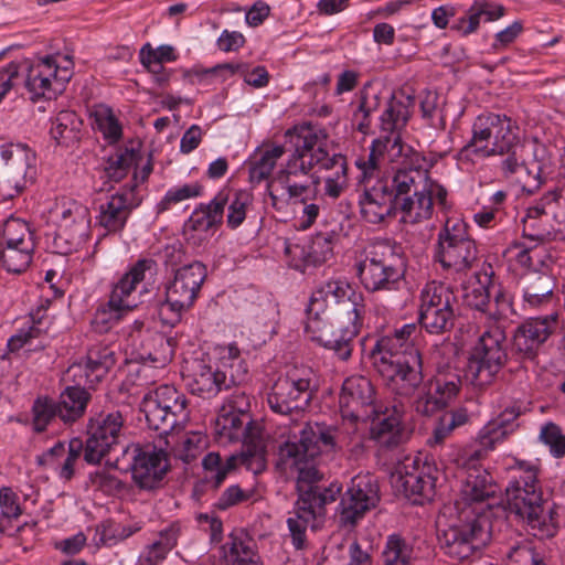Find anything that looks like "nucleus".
<instances>
[{"label": "nucleus", "instance_id": "1", "mask_svg": "<svg viewBox=\"0 0 565 565\" xmlns=\"http://www.w3.org/2000/svg\"><path fill=\"white\" fill-rule=\"evenodd\" d=\"M364 313L361 292L355 291L347 281L328 280L310 297L306 330L340 360L347 361L351 356Z\"/></svg>", "mask_w": 565, "mask_h": 565}, {"label": "nucleus", "instance_id": "2", "mask_svg": "<svg viewBox=\"0 0 565 565\" xmlns=\"http://www.w3.org/2000/svg\"><path fill=\"white\" fill-rule=\"evenodd\" d=\"M316 459H302L296 465L280 462L278 465L287 470L298 473V499L295 503L294 516L287 520L292 544L297 550L305 546L306 530H318L324 522L326 505L334 502L341 492V486L331 483L329 487L313 486L321 478L315 466Z\"/></svg>", "mask_w": 565, "mask_h": 565}, {"label": "nucleus", "instance_id": "3", "mask_svg": "<svg viewBox=\"0 0 565 565\" xmlns=\"http://www.w3.org/2000/svg\"><path fill=\"white\" fill-rule=\"evenodd\" d=\"M505 494L509 512L519 518L532 535L540 539L555 535L557 526L554 511L543 499L535 466L520 463Z\"/></svg>", "mask_w": 565, "mask_h": 565}, {"label": "nucleus", "instance_id": "4", "mask_svg": "<svg viewBox=\"0 0 565 565\" xmlns=\"http://www.w3.org/2000/svg\"><path fill=\"white\" fill-rule=\"evenodd\" d=\"M355 267L366 290H396L404 276L405 262L399 246L383 241L366 247Z\"/></svg>", "mask_w": 565, "mask_h": 565}, {"label": "nucleus", "instance_id": "5", "mask_svg": "<svg viewBox=\"0 0 565 565\" xmlns=\"http://www.w3.org/2000/svg\"><path fill=\"white\" fill-rule=\"evenodd\" d=\"M508 362L504 329L497 322L484 326L470 350L466 375L476 386L490 385Z\"/></svg>", "mask_w": 565, "mask_h": 565}, {"label": "nucleus", "instance_id": "6", "mask_svg": "<svg viewBox=\"0 0 565 565\" xmlns=\"http://www.w3.org/2000/svg\"><path fill=\"white\" fill-rule=\"evenodd\" d=\"M448 511L449 523L438 535V541L446 555L461 562L490 541L491 522L471 511Z\"/></svg>", "mask_w": 565, "mask_h": 565}, {"label": "nucleus", "instance_id": "7", "mask_svg": "<svg viewBox=\"0 0 565 565\" xmlns=\"http://www.w3.org/2000/svg\"><path fill=\"white\" fill-rule=\"evenodd\" d=\"M156 273L157 263L152 258L137 260L114 285L108 302L96 310L92 320L93 328L99 333H105L118 323L125 313L136 308L137 300L132 294L148 275L154 276Z\"/></svg>", "mask_w": 565, "mask_h": 565}, {"label": "nucleus", "instance_id": "8", "mask_svg": "<svg viewBox=\"0 0 565 565\" xmlns=\"http://www.w3.org/2000/svg\"><path fill=\"white\" fill-rule=\"evenodd\" d=\"M519 137V127L505 115L487 113L478 116L471 127V138L460 150V158H489L509 150Z\"/></svg>", "mask_w": 565, "mask_h": 565}, {"label": "nucleus", "instance_id": "9", "mask_svg": "<svg viewBox=\"0 0 565 565\" xmlns=\"http://www.w3.org/2000/svg\"><path fill=\"white\" fill-rule=\"evenodd\" d=\"M141 411L149 427L160 435L182 429L190 418L185 395L167 384L145 395Z\"/></svg>", "mask_w": 565, "mask_h": 565}, {"label": "nucleus", "instance_id": "10", "mask_svg": "<svg viewBox=\"0 0 565 565\" xmlns=\"http://www.w3.org/2000/svg\"><path fill=\"white\" fill-rule=\"evenodd\" d=\"M317 390L316 374L310 367H292L279 376L267 393L269 408L280 415L303 412Z\"/></svg>", "mask_w": 565, "mask_h": 565}, {"label": "nucleus", "instance_id": "11", "mask_svg": "<svg viewBox=\"0 0 565 565\" xmlns=\"http://www.w3.org/2000/svg\"><path fill=\"white\" fill-rule=\"evenodd\" d=\"M434 257L444 269L456 274H466L475 267L479 260V250L465 222L459 218L446 221L438 233Z\"/></svg>", "mask_w": 565, "mask_h": 565}, {"label": "nucleus", "instance_id": "12", "mask_svg": "<svg viewBox=\"0 0 565 565\" xmlns=\"http://www.w3.org/2000/svg\"><path fill=\"white\" fill-rule=\"evenodd\" d=\"M342 433L335 425L307 423L299 431V440L286 441L279 447L280 462L296 465L303 459H317L341 450Z\"/></svg>", "mask_w": 565, "mask_h": 565}, {"label": "nucleus", "instance_id": "13", "mask_svg": "<svg viewBox=\"0 0 565 565\" xmlns=\"http://www.w3.org/2000/svg\"><path fill=\"white\" fill-rule=\"evenodd\" d=\"M50 213L56 225L53 241L56 253L67 255L77 250L89 234L88 207L74 199L64 196L55 201Z\"/></svg>", "mask_w": 565, "mask_h": 565}, {"label": "nucleus", "instance_id": "14", "mask_svg": "<svg viewBox=\"0 0 565 565\" xmlns=\"http://www.w3.org/2000/svg\"><path fill=\"white\" fill-rule=\"evenodd\" d=\"M108 465L125 472L130 471L136 484L145 490L158 488L168 471L164 451L150 446L141 447L138 444L125 446L121 457L108 461Z\"/></svg>", "mask_w": 565, "mask_h": 565}, {"label": "nucleus", "instance_id": "15", "mask_svg": "<svg viewBox=\"0 0 565 565\" xmlns=\"http://www.w3.org/2000/svg\"><path fill=\"white\" fill-rule=\"evenodd\" d=\"M313 168L310 161L303 162L290 157L285 168L268 182L273 206L279 202L305 203L315 195L320 180L310 174Z\"/></svg>", "mask_w": 565, "mask_h": 565}, {"label": "nucleus", "instance_id": "16", "mask_svg": "<svg viewBox=\"0 0 565 565\" xmlns=\"http://www.w3.org/2000/svg\"><path fill=\"white\" fill-rule=\"evenodd\" d=\"M456 297L448 285L430 282L420 294L419 323L430 334H445L455 326Z\"/></svg>", "mask_w": 565, "mask_h": 565}, {"label": "nucleus", "instance_id": "17", "mask_svg": "<svg viewBox=\"0 0 565 565\" xmlns=\"http://www.w3.org/2000/svg\"><path fill=\"white\" fill-rule=\"evenodd\" d=\"M125 419L119 411L99 413L92 417L87 425V438L84 448V460L89 465H98L124 437Z\"/></svg>", "mask_w": 565, "mask_h": 565}, {"label": "nucleus", "instance_id": "18", "mask_svg": "<svg viewBox=\"0 0 565 565\" xmlns=\"http://www.w3.org/2000/svg\"><path fill=\"white\" fill-rule=\"evenodd\" d=\"M380 501L379 486L374 476L360 473L353 477L337 510L340 526L353 527L365 513Z\"/></svg>", "mask_w": 565, "mask_h": 565}, {"label": "nucleus", "instance_id": "19", "mask_svg": "<svg viewBox=\"0 0 565 565\" xmlns=\"http://www.w3.org/2000/svg\"><path fill=\"white\" fill-rule=\"evenodd\" d=\"M206 276V267L201 262L178 268L166 285L162 308H168L179 318L182 312L193 307Z\"/></svg>", "mask_w": 565, "mask_h": 565}, {"label": "nucleus", "instance_id": "20", "mask_svg": "<svg viewBox=\"0 0 565 565\" xmlns=\"http://www.w3.org/2000/svg\"><path fill=\"white\" fill-rule=\"evenodd\" d=\"M65 65L60 66L52 56H46L39 62L28 65L25 86L34 97L52 98L64 89L65 83L72 77V60L64 56Z\"/></svg>", "mask_w": 565, "mask_h": 565}, {"label": "nucleus", "instance_id": "21", "mask_svg": "<svg viewBox=\"0 0 565 565\" xmlns=\"http://www.w3.org/2000/svg\"><path fill=\"white\" fill-rule=\"evenodd\" d=\"M497 491L498 487L492 476L484 469H475L467 472L459 498L448 510L471 511L477 514L476 516H486L490 521L491 504L488 501Z\"/></svg>", "mask_w": 565, "mask_h": 565}, {"label": "nucleus", "instance_id": "22", "mask_svg": "<svg viewBox=\"0 0 565 565\" xmlns=\"http://www.w3.org/2000/svg\"><path fill=\"white\" fill-rule=\"evenodd\" d=\"M461 379L451 367L439 369L427 380L416 401V411L429 416L446 407L460 390Z\"/></svg>", "mask_w": 565, "mask_h": 565}, {"label": "nucleus", "instance_id": "23", "mask_svg": "<svg viewBox=\"0 0 565 565\" xmlns=\"http://www.w3.org/2000/svg\"><path fill=\"white\" fill-rule=\"evenodd\" d=\"M379 369V372L390 380V388L401 397H411L420 392L424 385L423 358L418 349H413L408 355L397 356Z\"/></svg>", "mask_w": 565, "mask_h": 565}, {"label": "nucleus", "instance_id": "24", "mask_svg": "<svg viewBox=\"0 0 565 565\" xmlns=\"http://www.w3.org/2000/svg\"><path fill=\"white\" fill-rule=\"evenodd\" d=\"M499 156L504 157L501 161V170L504 177L525 171L535 181L534 186L541 184V173L545 161V147L536 140L520 141V137L513 140L509 150Z\"/></svg>", "mask_w": 565, "mask_h": 565}, {"label": "nucleus", "instance_id": "25", "mask_svg": "<svg viewBox=\"0 0 565 565\" xmlns=\"http://www.w3.org/2000/svg\"><path fill=\"white\" fill-rule=\"evenodd\" d=\"M245 373L244 370L242 374L231 373L228 376L225 371H221L217 366L202 360H194L188 367L185 381L192 394L202 398H212L222 390H228L232 385L241 383Z\"/></svg>", "mask_w": 565, "mask_h": 565}, {"label": "nucleus", "instance_id": "26", "mask_svg": "<svg viewBox=\"0 0 565 565\" xmlns=\"http://www.w3.org/2000/svg\"><path fill=\"white\" fill-rule=\"evenodd\" d=\"M344 415L359 418H371L381 407L375 403V388L372 382L362 375L348 377L339 398Z\"/></svg>", "mask_w": 565, "mask_h": 565}, {"label": "nucleus", "instance_id": "27", "mask_svg": "<svg viewBox=\"0 0 565 565\" xmlns=\"http://www.w3.org/2000/svg\"><path fill=\"white\" fill-rule=\"evenodd\" d=\"M434 468L418 456L406 457L392 476L395 487L406 497L418 495L430 499L434 495Z\"/></svg>", "mask_w": 565, "mask_h": 565}, {"label": "nucleus", "instance_id": "28", "mask_svg": "<svg viewBox=\"0 0 565 565\" xmlns=\"http://www.w3.org/2000/svg\"><path fill=\"white\" fill-rule=\"evenodd\" d=\"M364 189L359 198L360 213L370 224H381L395 216L397 201L388 189V179L377 180L373 185L363 183Z\"/></svg>", "mask_w": 565, "mask_h": 565}, {"label": "nucleus", "instance_id": "29", "mask_svg": "<svg viewBox=\"0 0 565 565\" xmlns=\"http://www.w3.org/2000/svg\"><path fill=\"white\" fill-rule=\"evenodd\" d=\"M115 364V352L107 345H93L85 361L76 362L67 369V376L78 385L93 388Z\"/></svg>", "mask_w": 565, "mask_h": 565}, {"label": "nucleus", "instance_id": "30", "mask_svg": "<svg viewBox=\"0 0 565 565\" xmlns=\"http://www.w3.org/2000/svg\"><path fill=\"white\" fill-rule=\"evenodd\" d=\"M404 408L402 403H395L391 409L387 407L383 411L382 407L377 413H373V425L371 428L373 439L380 447L393 449L404 444L408 437L409 431L402 424Z\"/></svg>", "mask_w": 565, "mask_h": 565}, {"label": "nucleus", "instance_id": "31", "mask_svg": "<svg viewBox=\"0 0 565 565\" xmlns=\"http://www.w3.org/2000/svg\"><path fill=\"white\" fill-rule=\"evenodd\" d=\"M556 324V313L527 319L514 332L515 350L526 358H534L542 344L554 332Z\"/></svg>", "mask_w": 565, "mask_h": 565}, {"label": "nucleus", "instance_id": "32", "mask_svg": "<svg viewBox=\"0 0 565 565\" xmlns=\"http://www.w3.org/2000/svg\"><path fill=\"white\" fill-rule=\"evenodd\" d=\"M135 206L131 191L115 193L98 205L96 225L105 234L120 233Z\"/></svg>", "mask_w": 565, "mask_h": 565}, {"label": "nucleus", "instance_id": "33", "mask_svg": "<svg viewBox=\"0 0 565 565\" xmlns=\"http://www.w3.org/2000/svg\"><path fill=\"white\" fill-rule=\"evenodd\" d=\"M252 459L256 460L258 466L257 470L264 467V460L260 455H247L242 452L238 455H230L223 459L218 452L211 451L202 459L203 482L212 489H217L232 470L238 465H249Z\"/></svg>", "mask_w": 565, "mask_h": 565}, {"label": "nucleus", "instance_id": "34", "mask_svg": "<svg viewBox=\"0 0 565 565\" xmlns=\"http://www.w3.org/2000/svg\"><path fill=\"white\" fill-rule=\"evenodd\" d=\"M499 435L500 431L498 429L483 428L476 444L465 448L454 447L447 456L451 462L459 468L466 469L467 472L481 469L478 467V462L482 460L490 450L494 449L495 444L500 440Z\"/></svg>", "mask_w": 565, "mask_h": 565}, {"label": "nucleus", "instance_id": "35", "mask_svg": "<svg viewBox=\"0 0 565 565\" xmlns=\"http://www.w3.org/2000/svg\"><path fill=\"white\" fill-rule=\"evenodd\" d=\"M327 136L311 126L301 127L296 134V150L292 158L310 161L312 167H321L331 159L324 149Z\"/></svg>", "mask_w": 565, "mask_h": 565}, {"label": "nucleus", "instance_id": "36", "mask_svg": "<svg viewBox=\"0 0 565 565\" xmlns=\"http://www.w3.org/2000/svg\"><path fill=\"white\" fill-rule=\"evenodd\" d=\"M217 433L228 440H242L254 444L260 435V428L255 425L250 416L234 414L228 408H221L216 418Z\"/></svg>", "mask_w": 565, "mask_h": 565}, {"label": "nucleus", "instance_id": "37", "mask_svg": "<svg viewBox=\"0 0 565 565\" xmlns=\"http://www.w3.org/2000/svg\"><path fill=\"white\" fill-rule=\"evenodd\" d=\"M426 163H419V167H409L406 169H396L391 179H388V189L397 202L411 195H418L426 191L428 184V169Z\"/></svg>", "mask_w": 565, "mask_h": 565}, {"label": "nucleus", "instance_id": "38", "mask_svg": "<svg viewBox=\"0 0 565 565\" xmlns=\"http://www.w3.org/2000/svg\"><path fill=\"white\" fill-rule=\"evenodd\" d=\"M415 99L412 96H392L384 104L380 116V131L383 136H396L406 127L414 107Z\"/></svg>", "mask_w": 565, "mask_h": 565}, {"label": "nucleus", "instance_id": "39", "mask_svg": "<svg viewBox=\"0 0 565 565\" xmlns=\"http://www.w3.org/2000/svg\"><path fill=\"white\" fill-rule=\"evenodd\" d=\"M553 212L550 204H543V196L540 201L526 210L522 218L523 235L532 241L546 242L556 239L557 232L553 227Z\"/></svg>", "mask_w": 565, "mask_h": 565}, {"label": "nucleus", "instance_id": "40", "mask_svg": "<svg viewBox=\"0 0 565 565\" xmlns=\"http://www.w3.org/2000/svg\"><path fill=\"white\" fill-rule=\"evenodd\" d=\"M556 288L555 278L545 271L532 270L523 278V299L531 308L552 302Z\"/></svg>", "mask_w": 565, "mask_h": 565}, {"label": "nucleus", "instance_id": "41", "mask_svg": "<svg viewBox=\"0 0 565 565\" xmlns=\"http://www.w3.org/2000/svg\"><path fill=\"white\" fill-rule=\"evenodd\" d=\"M492 277V267L487 265L462 284V297L467 306L484 312L489 305L491 289H494Z\"/></svg>", "mask_w": 565, "mask_h": 565}, {"label": "nucleus", "instance_id": "42", "mask_svg": "<svg viewBox=\"0 0 565 565\" xmlns=\"http://www.w3.org/2000/svg\"><path fill=\"white\" fill-rule=\"evenodd\" d=\"M228 200L230 191H220L209 204H201L193 211L185 227L192 231L207 232L220 225Z\"/></svg>", "mask_w": 565, "mask_h": 565}, {"label": "nucleus", "instance_id": "43", "mask_svg": "<svg viewBox=\"0 0 565 565\" xmlns=\"http://www.w3.org/2000/svg\"><path fill=\"white\" fill-rule=\"evenodd\" d=\"M35 154L24 145H3L0 150V166L8 168L17 174L32 181L35 174Z\"/></svg>", "mask_w": 565, "mask_h": 565}, {"label": "nucleus", "instance_id": "44", "mask_svg": "<svg viewBox=\"0 0 565 565\" xmlns=\"http://www.w3.org/2000/svg\"><path fill=\"white\" fill-rule=\"evenodd\" d=\"M284 153L285 148L278 145H263L257 148L249 159L250 183L258 184L267 180Z\"/></svg>", "mask_w": 565, "mask_h": 565}, {"label": "nucleus", "instance_id": "45", "mask_svg": "<svg viewBox=\"0 0 565 565\" xmlns=\"http://www.w3.org/2000/svg\"><path fill=\"white\" fill-rule=\"evenodd\" d=\"M385 143L386 160L394 164L393 170L419 167L426 163V158L413 147L402 141L401 135L382 136Z\"/></svg>", "mask_w": 565, "mask_h": 565}, {"label": "nucleus", "instance_id": "46", "mask_svg": "<svg viewBox=\"0 0 565 565\" xmlns=\"http://www.w3.org/2000/svg\"><path fill=\"white\" fill-rule=\"evenodd\" d=\"M179 537V529L171 525L160 531L157 537L147 544L141 551L139 565H158L163 562L167 555L175 547Z\"/></svg>", "mask_w": 565, "mask_h": 565}, {"label": "nucleus", "instance_id": "47", "mask_svg": "<svg viewBox=\"0 0 565 565\" xmlns=\"http://www.w3.org/2000/svg\"><path fill=\"white\" fill-rule=\"evenodd\" d=\"M85 387L75 383L74 386L66 387L60 395L56 404L58 405L60 419L63 423H74L84 415L90 398Z\"/></svg>", "mask_w": 565, "mask_h": 565}, {"label": "nucleus", "instance_id": "48", "mask_svg": "<svg viewBox=\"0 0 565 565\" xmlns=\"http://www.w3.org/2000/svg\"><path fill=\"white\" fill-rule=\"evenodd\" d=\"M82 119L72 110H61L52 120L51 136L55 142L63 147H72L82 136Z\"/></svg>", "mask_w": 565, "mask_h": 565}, {"label": "nucleus", "instance_id": "49", "mask_svg": "<svg viewBox=\"0 0 565 565\" xmlns=\"http://www.w3.org/2000/svg\"><path fill=\"white\" fill-rule=\"evenodd\" d=\"M224 559L228 565H260L256 544L245 533L232 535L223 546Z\"/></svg>", "mask_w": 565, "mask_h": 565}, {"label": "nucleus", "instance_id": "50", "mask_svg": "<svg viewBox=\"0 0 565 565\" xmlns=\"http://www.w3.org/2000/svg\"><path fill=\"white\" fill-rule=\"evenodd\" d=\"M418 553L412 542L399 534L387 536L382 551L383 565H416Z\"/></svg>", "mask_w": 565, "mask_h": 565}, {"label": "nucleus", "instance_id": "51", "mask_svg": "<svg viewBox=\"0 0 565 565\" xmlns=\"http://www.w3.org/2000/svg\"><path fill=\"white\" fill-rule=\"evenodd\" d=\"M413 349L417 348L413 343H403L401 338L396 337L394 333L392 335H385L377 340L372 350L374 364L379 370L390 364V362H395L394 360H396L397 356L408 355Z\"/></svg>", "mask_w": 565, "mask_h": 565}, {"label": "nucleus", "instance_id": "52", "mask_svg": "<svg viewBox=\"0 0 565 565\" xmlns=\"http://www.w3.org/2000/svg\"><path fill=\"white\" fill-rule=\"evenodd\" d=\"M10 244L35 247L34 235L28 222L13 216L4 221L0 230V245Z\"/></svg>", "mask_w": 565, "mask_h": 565}, {"label": "nucleus", "instance_id": "53", "mask_svg": "<svg viewBox=\"0 0 565 565\" xmlns=\"http://www.w3.org/2000/svg\"><path fill=\"white\" fill-rule=\"evenodd\" d=\"M320 168L333 170V173L324 180V192L332 199L339 198L347 186V158L343 154L334 153L331 156V159Z\"/></svg>", "mask_w": 565, "mask_h": 565}, {"label": "nucleus", "instance_id": "54", "mask_svg": "<svg viewBox=\"0 0 565 565\" xmlns=\"http://www.w3.org/2000/svg\"><path fill=\"white\" fill-rule=\"evenodd\" d=\"M397 210L402 211V220L405 223L414 224L427 220L433 212L431 198L425 191L419 192L418 195H411L397 202Z\"/></svg>", "mask_w": 565, "mask_h": 565}, {"label": "nucleus", "instance_id": "55", "mask_svg": "<svg viewBox=\"0 0 565 565\" xmlns=\"http://www.w3.org/2000/svg\"><path fill=\"white\" fill-rule=\"evenodd\" d=\"M34 248L14 244L0 245V265L9 273L20 274L31 264Z\"/></svg>", "mask_w": 565, "mask_h": 565}, {"label": "nucleus", "instance_id": "56", "mask_svg": "<svg viewBox=\"0 0 565 565\" xmlns=\"http://www.w3.org/2000/svg\"><path fill=\"white\" fill-rule=\"evenodd\" d=\"M40 311H38V320L35 317L30 318L31 324L26 328L20 329L15 334H13L8 341V349L10 352H18L23 348H26L25 351H36L44 349V344L40 342L39 344H33V341L41 338L42 329H41V320L42 317L39 316Z\"/></svg>", "mask_w": 565, "mask_h": 565}, {"label": "nucleus", "instance_id": "57", "mask_svg": "<svg viewBox=\"0 0 565 565\" xmlns=\"http://www.w3.org/2000/svg\"><path fill=\"white\" fill-rule=\"evenodd\" d=\"M335 237L333 232H319L307 242L309 262L312 266L321 265L333 256V241Z\"/></svg>", "mask_w": 565, "mask_h": 565}, {"label": "nucleus", "instance_id": "58", "mask_svg": "<svg viewBox=\"0 0 565 565\" xmlns=\"http://www.w3.org/2000/svg\"><path fill=\"white\" fill-rule=\"evenodd\" d=\"M253 195L247 191H235L230 193V200L227 201V226L232 230L237 228L242 225L246 218L247 210L252 205Z\"/></svg>", "mask_w": 565, "mask_h": 565}, {"label": "nucleus", "instance_id": "59", "mask_svg": "<svg viewBox=\"0 0 565 565\" xmlns=\"http://www.w3.org/2000/svg\"><path fill=\"white\" fill-rule=\"evenodd\" d=\"M384 160H386L385 143L381 136L372 141L367 159L356 161L362 173V183L370 182L375 177V172L380 170Z\"/></svg>", "mask_w": 565, "mask_h": 565}, {"label": "nucleus", "instance_id": "60", "mask_svg": "<svg viewBox=\"0 0 565 565\" xmlns=\"http://www.w3.org/2000/svg\"><path fill=\"white\" fill-rule=\"evenodd\" d=\"M32 414L34 430L39 433L45 430L52 420L60 418L56 401L49 397L36 398L32 407Z\"/></svg>", "mask_w": 565, "mask_h": 565}, {"label": "nucleus", "instance_id": "61", "mask_svg": "<svg viewBox=\"0 0 565 565\" xmlns=\"http://www.w3.org/2000/svg\"><path fill=\"white\" fill-rule=\"evenodd\" d=\"M541 441L550 448L555 458L565 456V435L561 427L552 422L542 426L540 433Z\"/></svg>", "mask_w": 565, "mask_h": 565}, {"label": "nucleus", "instance_id": "62", "mask_svg": "<svg viewBox=\"0 0 565 565\" xmlns=\"http://www.w3.org/2000/svg\"><path fill=\"white\" fill-rule=\"evenodd\" d=\"M202 186L199 183L183 184L178 188L170 189L164 198L158 203V212L167 211L172 204L180 203L184 200L196 198L201 194Z\"/></svg>", "mask_w": 565, "mask_h": 565}, {"label": "nucleus", "instance_id": "63", "mask_svg": "<svg viewBox=\"0 0 565 565\" xmlns=\"http://www.w3.org/2000/svg\"><path fill=\"white\" fill-rule=\"evenodd\" d=\"M84 448L85 444L81 439L74 438L68 443L67 454L55 466L61 478L70 480L74 476L75 463L79 459L81 454H84Z\"/></svg>", "mask_w": 565, "mask_h": 565}, {"label": "nucleus", "instance_id": "64", "mask_svg": "<svg viewBox=\"0 0 565 565\" xmlns=\"http://www.w3.org/2000/svg\"><path fill=\"white\" fill-rule=\"evenodd\" d=\"M205 446V436L201 433H192L186 436L180 447L175 450V456L184 463H191L202 454Z\"/></svg>", "mask_w": 565, "mask_h": 565}]
</instances>
